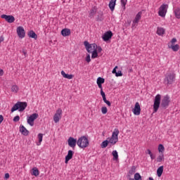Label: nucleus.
Here are the masks:
<instances>
[{
    "label": "nucleus",
    "mask_w": 180,
    "mask_h": 180,
    "mask_svg": "<svg viewBox=\"0 0 180 180\" xmlns=\"http://www.w3.org/2000/svg\"><path fill=\"white\" fill-rule=\"evenodd\" d=\"M61 115H63V110L59 108L57 110L56 114L53 116V121L55 123H58L60 122V119H61Z\"/></svg>",
    "instance_id": "obj_10"
},
{
    "label": "nucleus",
    "mask_w": 180,
    "mask_h": 180,
    "mask_svg": "<svg viewBox=\"0 0 180 180\" xmlns=\"http://www.w3.org/2000/svg\"><path fill=\"white\" fill-rule=\"evenodd\" d=\"M167 11H168V5L162 4L159 8L158 15L161 16V18H165V15H167Z\"/></svg>",
    "instance_id": "obj_8"
},
{
    "label": "nucleus",
    "mask_w": 180,
    "mask_h": 180,
    "mask_svg": "<svg viewBox=\"0 0 180 180\" xmlns=\"http://www.w3.org/2000/svg\"><path fill=\"white\" fill-rule=\"evenodd\" d=\"M61 75L62 77H63V78H66L67 79H72L74 78V76L72 75L66 74L64 70L61 71Z\"/></svg>",
    "instance_id": "obj_20"
},
{
    "label": "nucleus",
    "mask_w": 180,
    "mask_h": 180,
    "mask_svg": "<svg viewBox=\"0 0 180 180\" xmlns=\"http://www.w3.org/2000/svg\"><path fill=\"white\" fill-rule=\"evenodd\" d=\"M112 154V156L115 158V160H117V158H119V155L117 154V150H113Z\"/></svg>",
    "instance_id": "obj_35"
},
{
    "label": "nucleus",
    "mask_w": 180,
    "mask_h": 180,
    "mask_svg": "<svg viewBox=\"0 0 180 180\" xmlns=\"http://www.w3.org/2000/svg\"><path fill=\"white\" fill-rule=\"evenodd\" d=\"M136 166H132L131 169H129V174L130 175H133V174L136 173Z\"/></svg>",
    "instance_id": "obj_34"
},
{
    "label": "nucleus",
    "mask_w": 180,
    "mask_h": 180,
    "mask_svg": "<svg viewBox=\"0 0 180 180\" xmlns=\"http://www.w3.org/2000/svg\"><path fill=\"white\" fill-rule=\"evenodd\" d=\"M117 70V66H115V68L112 70V73L116 74L117 72L116 71Z\"/></svg>",
    "instance_id": "obj_44"
},
{
    "label": "nucleus",
    "mask_w": 180,
    "mask_h": 180,
    "mask_svg": "<svg viewBox=\"0 0 180 180\" xmlns=\"http://www.w3.org/2000/svg\"><path fill=\"white\" fill-rule=\"evenodd\" d=\"M108 144H109V141L108 140L103 141L101 144V148H106L108 147Z\"/></svg>",
    "instance_id": "obj_28"
},
{
    "label": "nucleus",
    "mask_w": 180,
    "mask_h": 180,
    "mask_svg": "<svg viewBox=\"0 0 180 180\" xmlns=\"http://www.w3.org/2000/svg\"><path fill=\"white\" fill-rule=\"evenodd\" d=\"M172 44H174V43H176V38H173L171 41Z\"/></svg>",
    "instance_id": "obj_46"
},
{
    "label": "nucleus",
    "mask_w": 180,
    "mask_h": 180,
    "mask_svg": "<svg viewBox=\"0 0 180 180\" xmlns=\"http://www.w3.org/2000/svg\"><path fill=\"white\" fill-rule=\"evenodd\" d=\"M2 122H4V116L0 115V124L2 123Z\"/></svg>",
    "instance_id": "obj_48"
},
{
    "label": "nucleus",
    "mask_w": 180,
    "mask_h": 180,
    "mask_svg": "<svg viewBox=\"0 0 180 180\" xmlns=\"http://www.w3.org/2000/svg\"><path fill=\"white\" fill-rule=\"evenodd\" d=\"M96 50H97V51H98V53H101V51H102V47H101V46H97Z\"/></svg>",
    "instance_id": "obj_45"
},
{
    "label": "nucleus",
    "mask_w": 180,
    "mask_h": 180,
    "mask_svg": "<svg viewBox=\"0 0 180 180\" xmlns=\"http://www.w3.org/2000/svg\"><path fill=\"white\" fill-rule=\"evenodd\" d=\"M112 36H113V33H112L111 31H108L104 33L102 39L104 41H108V40H110V39H112Z\"/></svg>",
    "instance_id": "obj_14"
},
{
    "label": "nucleus",
    "mask_w": 180,
    "mask_h": 180,
    "mask_svg": "<svg viewBox=\"0 0 180 180\" xmlns=\"http://www.w3.org/2000/svg\"><path fill=\"white\" fill-rule=\"evenodd\" d=\"M127 4V0H121V4L122 6L123 11H126V5Z\"/></svg>",
    "instance_id": "obj_31"
},
{
    "label": "nucleus",
    "mask_w": 180,
    "mask_h": 180,
    "mask_svg": "<svg viewBox=\"0 0 180 180\" xmlns=\"http://www.w3.org/2000/svg\"><path fill=\"white\" fill-rule=\"evenodd\" d=\"M174 15L177 19H180V8L174 9Z\"/></svg>",
    "instance_id": "obj_29"
},
{
    "label": "nucleus",
    "mask_w": 180,
    "mask_h": 180,
    "mask_svg": "<svg viewBox=\"0 0 180 180\" xmlns=\"http://www.w3.org/2000/svg\"><path fill=\"white\" fill-rule=\"evenodd\" d=\"M38 140H39V142L37 143V145L40 146V144H41V142L43 141V134H38Z\"/></svg>",
    "instance_id": "obj_27"
},
{
    "label": "nucleus",
    "mask_w": 180,
    "mask_h": 180,
    "mask_svg": "<svg viewBox=\"0 0 180 180\" xmlns=\"http://www.w3.org/2000/svg\"><path fill=\"white\" fill-rule=\"evenodd\" d=\"M108 6L112 12L115 11V6H116V0H110Z\"/></svg>",
    "instance_id": "obj_19"
},
{
    "label": "nucleus",
    "mask_w": 180,
    "mask_h": 180,
    "mask_svg": "<svg viewBox=\"0 0 180 180\" xmlns=\"http://www.w3.org/2000/svg\"><path fill=\"white\" fill-rule=\"evenodd\" d=\"M5 178L6 179H9V174L8 173L5 174Z\"/></svg>",
    "instance_id": "obj_52"
},
{
    "label": "nucleus",
    "mask_w": 180,
    "mask_h": 180,
    "mask_svg": "<svg viewBox=\"0 0 180 180\" xmlns=\"http://www.w3.org/2000/svg\"><path fill=\"white\" fill-rule=\"evenodd\" d=\"M18 91H19V87L17 85L12 86L11 92H13L14 94H18Z\"/></svg>",
    "instance_id": "obj_26"
},
{
    "label": "nucleus",
    "mask_w": 180,
    "mask_h": 180,
    "mask_svg": "<svg viewBox=\"0 0 180 180\" xmlns=\"http://www.w3.org/2000/svg\"><path fill=\"white\" fill-rule=\"evenodd\" d=\"M141 15H143V12L139 11L135 16V18L132 21V29H136L137 27V25H139V22L141 20Z\"/></svg>",
    "instance_id": "obj_7"
},
{
    "label": "nucleus",
    "mask_w": 180,
    "mask_h": 180,
    "mask_svg": "<svg viewBox=\"0 0 180 180\" xmlns=\"http://www.w3.org/2000/svg\"><path fill=\"white\" fill-rule=\"evenodd\" d=\"M136 180H143V179H136Z\"/></svg>",
    "instance_id": "obj_57"
},
{
    "label": "nucleus",
    "mask_w": 180,
    "mask_h": 180,
    "mask_svg": "<svg viewBox=\"0 0 180 180\" xmlns=\"http://www.w3.org/2000/svg\"><path fill=\"white\" fill-rule=\"evenodd\" d=\"M34 176H39V169L37 167L32 168V172L31 173Z\"/></svg>",
    "instance_id": "obj_25"
},
{
    "label": "nucleus",
    "mask_w": 180,
    "mask_h": 180,
    "mask_svg": "<svg viewBox=\"0 0 180 180\" xmlns=\"http://www.w3.org/2000/svg\"><path fill=\"white\" fill-rule=\"evenodd\" d=\"M101 95L102 98H104L105 96H106V95L105 94V92L103 91V89L101 90Z\"/></svg>",
    "instance_id": "obj_43"
},
{
    "label": "nucleus",
    "mask_w": 180,
    "mask_h": 180,
    "mask_svg": "<svg viewBox=\"0 0 180 180\" xmlns=\"http://www.w3.org/2000/svg\"><path fill=\"white\" fill-rule=\"evenodd\" d=\"M119 129H115L112 136L110 138H108V141L110 143V144H112V146H115L116 143L119 141Z\"/></svg>",
    "instance_id": "obj_2"
},
{
    "label": "nucleus",
    "mask_w": 180,
    "mask_h": 180,
    "mask_svg": "<svg viewBox=\"0 0 180 180\" xmlns=\"http://www.w3.org/2000/svg\"><path fill=\"white\" fill-rule=\"evenodd\" d=\"M162 161H164V153L160 154L157 158V162H162Z\"/></svg>",
    "instance_id": "obj_30"
},
{
    "label": "nucleus",
    "mask_w": 180,
    "mask_h": 180,
    "mask_svg": "<svg viewBox=\"0 0 180 180\" xmlns=\"http://www.w3.org/2000/svg\"><path fill=\"white\" fill-rule=\"evenodd\" d=\"M86 61L88 62V63H91V56L90 55L86 56Z\"/></svg>",
    "instance_id": "obj_42"
},
{
    "label": "nucleus",
    "mask_w": 180,
    "mask_h": 180,
    "mask_svg": "<svg viewBox=\"0 0 180 180\" xmlns=\"http://www.w3.org/2000/svg\"><path fill=\"white\" fill-rule=\"evenodd\" d=\"M169 102H171V100H169V96H165L161 101V96L160 94L156 95L153 103V112L157 113V112H158L160 105L161 108L167 109V108L169 106Z\"/></svg>",
    "instance_id": "obj_1"
},
{
    "label": "nucleus",
    "mask_w": 180,
    "mask_h": 180,
    "mask_svg": "<svg viewBox=\"0 0 180 180\" xmlns=\"http://www.w3.org/2000/svg\"><path fill=\"white\" fill-rule=\"evenodd\" d=\"M39 117V114L33 113L30 117H27V122L30 126H34V120Z\"/></svg>",
    "instance_id": "obj_9"
},
{
    "label": "nucleus",
    "mask_w": 180,
    "mask_h": 180,
    "mask_svg": "<svg viewBox=\"0 0 180 180\" xmlns=\"http://www.w3.org/2000/svg\"><path fill=\"white\" fill-rule=\"evenodd\" d=\"M84 45L86 47V50L89 53H92V51H95L98 49V45L96 44H91L87 41L84 42Z\"/></svg>",
    "instance_id": "obj_5"
},
{
    "label": "nucleus",
    "mask_w": 180,
    "mask_h": 180,
    "mask_svg": "<svg viewBox=\"0 0 180 180\" xmlns=\"http://www.w3.org/2000/svg\"><path fill=\"white\" fill-rule=\"evenodd\" d=\"M101 112L103 113V115H106V113H108V108L102 107L101 108Z\"/></svg>",
    "instance_id": "obj_38"
},
{
    "label": "nucleus",
    "mask_w": 180,
    "mask_h": 180,
    "mask_svg": "<svg viewBox=\"0 0 180 180\" xmlns=\"http://www.w3.org/2000/svg\"><path fill=\"white\" fill-rule=\"evenodd\" d=\"M27 108V103L26 102H18L11 108V112L13 113L15 110H19V112H23L25 109Z\"/></svg>",
    "instance_id": "obj_3"
},
{
    "label": "nucleus",
    "mask_w": 180,
    "mask_h": 180,
    "mask_svg": "<svg viewBox=\"0 0 180 180\" xmlns=\"http://www.w3.org/2000/svg\"><path fill=\"white\" fill-rule=\"evenodd\" d=\"M22 53H23L24 56H26V54H27V52H26V51H25V50L22 51Z\"/></svg>",
    "instance_id": "obj_55"
},
{
    "label": "nucleus",
    "mask_w": 180,
    "mask_h": 180,
    "mask_svg": "<svg viewBox=\"0 0 180 180\" xmlns=\"http://www.w3.org/2000/svg\"><path fill=\"white\" fill-rule=\"evenodd\" d=\"M150 157L151 160L155 159V155H153V153L151 155H150Z\"/></svg>",
    "instance_id": "obj_49"
},
{
    "label": "nucleus",
    "mask_w": 180,
    "mask_h": 180,
    "mask_svg": "<svg viewBox=\"0 0 180 180\" xmlns=\"http://www.w3.org/2000/svg\"><path fill=\"white\" fill-rule=\"evenodd\" d=\"M147 153L149 154V155H151L153 153H151V150L150 149L147 150Z\"/></svg>",
    "instance_id": "obj_51"
},
{
    "label": "nucleus",
    "mask_w": 180,
    "mask_h": 180,
    "mask_svg": "<svg viewBox=\"0 0 180 180\" xmlns=\"http://www.w3.org/2000/svg\"><path fill=\"white\" fill-rule=\"evenodd\" d=\"M4 37H0V44L2 41H4Z\"/></svg>",
    "instance_id": "obj_53"
},
{
    "label": "nucleus",
    "mask_w": 180,
    "mask_h": 180,
    "mask_svg": "<svg viewBox=\"0 0 180 180\" xmlns=\"http://www.w3.org/2000/svg\"><path fill=\"white\" fill-rule=\"evenodd\" d=\"M169 48L172 49L173 51H178V50H179V45L178 44H176V45L172 44L171 46L169 45Z\"/></svg>",
    "instance_id": "obj_24"
},
{
    "label": "nucleus",
    "mask_w": 180,
    "mask_h": 180,
    "mask_svg": "<svg viewBox=\"0 0 180 180\" xmlns=\"http://www.w3.org/2000/svg\"><path fill=\"white\" fill-rule=\"evenodd\" d=\"M61 34L64 37H67V36H70V34H71V30L68 28H65L62 30Z\"/></svg>",
    "instance_id": "obj_18"
},
{
    "label": "nucleus",
    "mask_w": 180,
    "mask_h": 180,
    "mask_svg": "<svg viewBox=\"0 0 180 180\" xmlns=\"http://www.w3.org/2000/svg\"><path fill=\"white\" fill-rule=\"evenodd\" d=\"M141 112V108L140 107V103L136 102L134 105V108L133 109V113L136 116H139Z\"/></svg>",
    "instance_id": "obj_13"
},
{
    "label": "nucleus",
    "mask_w": 180,
    "mask_h": 180,
    "mask_svg": "<svg viewBox=\"0 0 180 180\" xmlns=\"http://www.w3.org/2000/svg\"><path fill=\"white\" fill-rule=\"evenodd\" d=\"M123 75V73H122L121 70H119L118 72H117V73L115 74V77H122Z\"/></svg>",
    "instance_id": "obj_40"
},
{
    "label": "nucleus",
    "mask_w": 180,
    "mask_h": 180,
    "mask_svg": "<svg viewBox=\"0 0 180 180\" xmlns=\"http://www.w3.org/2000/svg\"><path fill=\"white\" fill-rule=\"evenodd\" d=\"M77 146L79 148H86L89 146V140L88 137L83 136L78 139Z\"/></svg>",
    "instance_id": "obj_4"
},
{
    "label": "nucleus",
    "mask_w": 180,
    "mask_h": 180,
    "mask_svg": "<svg viewBox=\"0 0 180 180\" xmlns=\"http://www.w3.org/2000/svg\"><path fill=\"white\" fill-rule=\"evenodd\" d=\"M165 33V30L164 28L160 27L157 28V34H158V36H162Z\"/></svg>",
    "instance_id": "obj_21"
},
{
    "label": "nucleus",
    "mask_w": 180,
    "mask_h": 180,
    "mask_svg": "<svg viewBox=\"0 0 180 180\" xmlns=\"http://www.w3.org/2000/svg\"><path fill=\"white\" fill-rule=\"evenodd\" d=\"M103 102H105V101H107V100H106V96L103 97Z\"/></svg>",
    "instance_id": "obj_56"
},
{
    "label": "nucleus",
    "mask_w": 180,
    "mask_h": 180,
    "mask_svg": "<svg viewBox=\"0 0 180 180\" xmlns=\"http://www.w3.org/2000/svg\"><path fill=\"white\" fill-rule=\"evenodd\" d=\"M68 146L72 147V148H75V146H77L78 141L74 139L73 137H70L68 140Z\"/></svg>",
    "instance_id": "obj_15"
},
{
    "label": "nucleus",
    "mask_w": 180,
    "mask_h": 180,
    "mask_svg": "<svg viewBox=\"0 0 180 180\" xmlns=\"http://www.w3.org/2000/svg\"><path fill=\"white\" fill-rule=\"evenodd\" d=\"M134 180H137V179H141V175H140L139 173H136L134 174Z\"/></svg>",
    "instance_id": "obj_39"
},
{
    "label": "nucleus",
    "mask_w": 180,
    "mask_h": 180,
    "mask_svg": "<svg viewBox=\"0 0 180 180\" xmlns=\"http://www.w3.org/2000/svg\"><path fill=\"white\" fill-rule=\"evenodd\" d=\"M1 19H5L8 23H13L15 22V17L13 15H8L6 14L1 15Z\"/></svg>",
    "instance_id": "obj_11"
},
{
    "label": "nucleus",
    "mask_w": 180,
    "mask_h": 180,
    "mask_svg": "<svg viewBox=\"0 0 180 180\" xmlns=\"http://www.w3.org/2000/svg\"><path fill=\"white\" fill-rule=\"evenodd\" d=\"M17 34L20 39H23V37L26 36V32H25V29L23 28V27L20 26L17 27Z\"/></svg>",
    "instance_id": "obj_12"
},
{
    "label": "nucleus",
    "mask_w": 180,
    "mask_h": 180,
    "mask_svg": "<svg viewBox=\"0 0 180 180\" xmlns=\"http://www.w3.org/2000/svg\"><path fill=\"white\" fill-rule=\"evenodd\" d=\"M29 37H31L32 39H37V34L34 32V31L31 30L28 32Z\"/></svg>",
    "instance_id": "obj_22"
},
{
    "label": "nucleus",
    "mask_w": 180,
    "mask_h": 180,
    "mask_svg": "<svg viewBox=\"0 0 180 180\" xmlns=\"http://www.w3.org/2000/svg\"><path fill=\"white\" fill-rule=\"evenodd\" d=\"M1 75H4V70L0 69V77H1Z\"/></svg>",
    "instance_id": "obj_54"
},
{
    "label": "nucleus",
    "mask_w": 180,
    "mask_h": 180,
    "mask_svg": "<svg viewBox=\"0 0 180 180\" xmlns=\"http://www.w3.org/2000/svg\"><path fill=\"white\" fill-rule=\"evenodd\" d=\"M162 172H164V166H160L158 169H157V175L158 176H161L162 175Z\"/></svg>",
    "instance_id": "obj_23"
},
{
    "label": "nucleus",
    "mask_w": 180,
    "mask_h": 180,
    "mask_svg": "<svg viewBox=\"0 0 180 180\" xmlns=\"http://www.w3.org/2000/svg\"><path fill=\"white\" fill-rule=\"evenodd\" d=\"M13 120V122H19V120H20V117H19V115H16Z\"/></svg>",
    "instance_id": "obj_41"
},
{
    "label": "nucleus",
    "mask_w": 180,
    "mask_h": 180,
    "mask_svg": "<svg viewBox=\"0 0 180 180\" xmlns=\"http://www.w3.org/2000/svg\"><path fill=\"white\" fill-rule=\"evenodd\" d=\"M174 82H175V74L167 73L165 78V82H166L167 85H172V84H174Z\"/></svg>",
    "instance_id": "obj_6"
},
{
    "label": "nucleus",
    "mask_w": 180,
    "mask_h": 180,
    "mask_svg": "<svg viewBox=\"0 0 180 180\" xmlns=\"http://www.w3.org/2000/svg\"><path fill=\"white\" fill-rule=\"evenodd\" d=\"M98 88H100L101 91H102L103 88H102V84H97Z\"/></svg>",
    "instance_id": "obj_50"
},
{
    "label": "nucleus",
    "mask_w": 180,
    "mask_h": 180,
    "mask_svg": "<svg viewBox=\"0 0 180 180\" xmlns=\"http://www.w3.org/2000/svg\"><path fill=\"white\" fill-rule=\"evenodd\" d=\"M91 54V58H98V51L96 49V51H93Z\"/></svg>",
    "instance_id": "obj_33"
},
{
    "label": "nucleus",
    "mask_w": 180,
    "mask_h": 180,
    "mask_svg": "<svg viewBox=\"0 0 180 180\" xmlns=\"http://www.w3.org/2000/svg\"><path fill=\"white\" fill-rule=\"evenodd\" d=\"M104 103H106V105H108V106H111V105H112V104L110 103V101H108V100H107L106 101H105Z\"/></svg>",
    "instance_id": "obj_47"
},
{
    "label": "nucleus",
    "mask_w": 180,
    "mask_h": 180,
    "mask_svg": "<svg viewBox=\"0 0 180 180\" xmlns=\"http://www.w3.org/2000/svg\"><path fill=\"white\" fill-rule=\"evenodd\" d=\"M165 150V148L164 147V145L162 144H160L158 146V151L159 153H164V151Z\"/></svg>",
    "instance_id": "obj_32"
},
{
    "label": "nucleus",
    "mask_w": 180,
    "mask_h": 180,
    "mask_svg": "<svg viewBox=\"0 0 180 180\" xmlns=\"http://www.w3.org/2000/svg\"><path fill=\"white\" fill-rule=\"evenodd\" d=\"M20 131L23 136L29 135V131L23 125L20 126Z\"/></svg>",
    "instance_id": "obj_17"
},
{
    "label": "nucleus",
    "mask_w": 180,
    "mask_h": 180,
    "mask_svg": "<svg viewBox=\"0 0 180 180\" xmlns=\"http://www.w3.org/2000/svg\"><path fill=\"white\" fill-rule=\"evenodd\" d=\"M97 84H105V79L102 77H98Z\"/></svg>",
    "instance_id": "obj_36"
},
{
    "label": "nucleus",
    "mask_w": 180,
    "mask_h": 180,
    "mask_svg": "<svg viewBox=\"0 0 180 180\" xmlns=\"http://www.w3.org/2000/svg\"><path fill=\"white\" fill-rule=\"evenodd\" d=\"M95 13H96V11H95L94 9H91L89 13V17L94 18V15H95Z\"/></svg>",
    "instance_id": "obj_37"
},
{
    "label": "nucleus",
    "mask_w": 180,
    "mask_h": 180,
    "mask_svg": "<svg viewBox=\"0 0 180 180\" xmlns=\"http://www.w3.org/2000/svg\"><path fill=\"white\" fill-rule=\"evenodd\" d=\"M73 155H74V151L68 150V155L65 156V164H68V161H70V160H72Z\"/></svg>",
    "instance_id": "obj_16"
}]
</instances>
